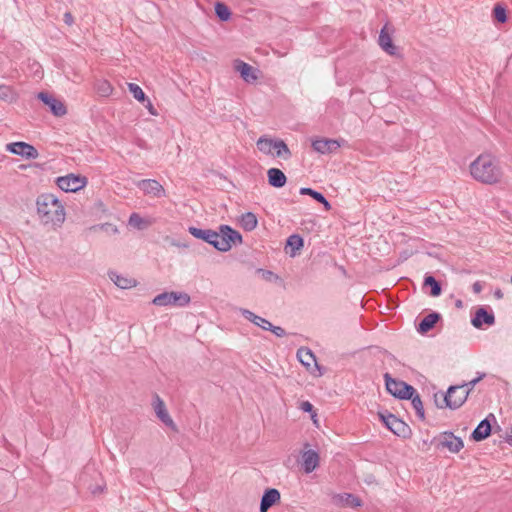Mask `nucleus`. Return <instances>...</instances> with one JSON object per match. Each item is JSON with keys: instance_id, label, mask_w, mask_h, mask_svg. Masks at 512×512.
Instances as JSON below:
<instances>
[{"instance_id": "obj_1", "label": "nucleus", "mask_w": 512, "mask_h": 512, "mask_svg": "<svg viewBox=\"0 0 512 512\" xmlns=\"http://www.w3.org/2000/svg\"><path fill=\"white\" fill-rule=\"evenodd\" d=\"M188 231L195 238L206 241L221 252L229 251L233 244L242 242L240 233L227 225L220 226L219 232L196 227H189Z\"/></svg>"}, {"instance_id": "obj_2", "label": "nucleus", "mask_w": 512, "mask_h": 512, "mask_svg": "<svg viewBox=\"0 0 512 512\" xmlns=\"http://www.w3.org/2000/svg\"><path fill=\"white\" fill-rule=\"evenodd\" d=\"M37 214L44 225L59 227L65 221V209L61 201L51 193L38 196Z\"/></svg>"}, {"instance_id": "obj_3", "label": "nucleus", "mask_w": 512, "mask_h": 512, "mask_svg": "<svg viewBox=\"0 0 512 512\" xmlns=\"http://www.w3.org/2000/svg\"><path fill=\"white\" fill-rule=\"evenodd\" d=\"M471 176L484 184H495L502 180L503 171L498 160L490 154L479 155L470 165Z\"/></svg>"}, {"instance_id": "obj_4", "label": "nucleus", "mask_w": 512, "mask_h": 512, "mask_svg": "<svg viewBox=\"0 0 512 512\" xmlns=\"http://www.w3.org/2000/svg\"><path fill=\"white\" fill-rule=\"evenodd\" d=\"M469 393L466 386H450L446 394H435V402L439 408L457 409L465 403Z\"/></svg>"}, {"instance_id": "obj_5", "label": "nucleus", "mask_w": 512, "mask_h": 512, "mask_svg": "<svg viewBox=\"0 0 512 512\" xmlns=\"http://www.w3.org/2000/svg\"><path fill=\"white\" fill-rule=\"evenodd\" d=\"M256 145L258 150L265 155L276 156L283 159H288L291 156L288 146L280 139L262 136L257 140Z\"/></svg>"}, {"instance_id": "obj_6", "label": "nucleus", "mask_w": 512, "mask_h": 512, "mask_svg": "<svg viewBox=\"0 0 512 512\" xmlns=\"http://www.w3.org/2000/svg\"><path fill=\"white\" fill-rule=\"evenodd\" d=\"M190 301L191 298L186 292L170 291L155 296L152 300V304L160 307H186L189 305Z\"/></svg>"}, {"instance_id": "obj_7", "label": "nucleus", "mask_w": 512, "mask_h": 512, "mask_svg": "<svg viewBox=\"0 0 512 512\" xmlns=\"http://www.w3.org/2000/svg\"><path fill=\"white\" fill-rule=\"evenodd\" d=\"M387 391L399 399L411 398L416 390L404 381L392 378L388 373L384 375Z\"/></svg>"}, {"instance_id": "obj_8", "label": "nucleus", "mask_w": 512, "mask_h": 512, "mask_svg": "<svg viewBox=\"0 0 512 512\" xmlns=\"http://www.w3.org/2000/svg\"><path fill=\"white\" fill-rule=\"evenodd\" d=\"M88 183L85 176L76 175L73 173L56 179L57 186L64 192H77L83 189Z\"/></svg>"}, {"instance_id": "obj_9", "label": "nucleus", "mask_w": 512, "mask_h": 512, "mask_svg": "<svg viewBox=\"0 0 512 512\" xmlns=\"http://www.w3.org/2000/svg\"><path fill=\"white\" fill-rule=\"evenodd\" d=\"M385 426L397 436L406 437L410 433L409 426L393 414L379 413Z\"/></svg>"}, {"instance_id": "obj_10", "label": "nucleus", "mask_w": 512, "mask_h": 512, "mask_svg": "<svg viewBox=\"0 0 512 512\" xmlns=\"http://www.w3.org/2000/svg\"><path fill=\"white\" fill-rule=\"evenodd\" d=\"M435 442L438 448H445L451 453H458L464 446L462 439L451 432L440 434Z\"/></svg>"}, {"instance_id": "obj_11", "label": "nucleus", "mask_w": 512, "mask_h": 512, "mask_svg": "<svg viewBox=\"0 0 512 512\" xmlns=\"http://www.w3.org/2000/svg\"><path fill=\"white\" fill-rule=\"evenodd\" d=\"M37 98L49 107L51 113L56 117H62L67 113L66 106L63 101L54 97L47 92H39Z\"/></svg>"}, {"instance_id": "obj_12", "label": "nucleus", "mask_w": 512, "mask_h": 512, "mask_svg": "<svg viewBox=\"0 0 512 512\" xmlns=\"http://www.w3.org/2000/svg\"><path fill=\"white\" fill-rule=\"evenodd\" d=\"M5 149L12 154L22 156L26 159H36L39 155L34 146L22 141L8 143Z\"/></svg>"}, {"instance_id": "obj_13", "label": "nucleus", "mask_w": 512, "mask_h": 512, "mask_svg": "<svg viewBox=\"0 0 512 512\" xmlns=\"http://www.w3.org/2000/svg\"><path fill=\"white\" fill-rule=\"evenodd\" d=\"M152 405L158 419L173 431H177V426L171 418L164 401L158 395H155Z\"/></svg>"}, {"instance_id": "obj_14", "label": "nucleus", "mask_w": 512, "mask_h": 512, "mask_svg": "<svg viewBox=\"0 0 512 512\" xmlns=\"http://www.w3.org/2000/svg\"><path fill=\"white\" fill-rule=\"evenodd\" d=\"M137 187L143 191L144 194L152 197H163L165 196V189L155 179H144L137 182Z\"/></svg>"}, {"instance_id": "obj_15", "label": "nucleus", "mask_w": 512, "mask_h": 512, "mask_svg": "<svg viewBox=\"0 0 512 512\" xmlns=\"http://www.w3.org/2000/svg\"><path fill=\"white\" fill-rule=\"evenodd\" d=\"M302 468L306 474L312 473L320 462V456L317 451L309 449L301 453Z\"/></svg>"}, {"instance_id": "obj_16", "label": "nucleus", "mask_w": 512, "mask_h": 512, "mask_svg": "<svg viewBox=\"0 0 512 512\" xmlns=\"http://www.w3.org/2000/svg\"><path fill=\"white\" fill-rule=\"evenodd\" d=\"M312 147L321 154H330L337 151L340 147V143L334 139L320 138L312 142Z\"/></svg>"}, {"instance_id": "obj_17", "label": "nucleus", "mask_w": 512, "mask_h": 512, "mask_svg": "<svg viewBox=\"0 0 512 512\" xmlns=\"http://www.w3.org/2000/svg\"><path fill=\"white\" fill-rule=\"evenodd\" d=\"M108 276L110 280L121 289H131L136 287L138 284L135 278L129 277L128 275L118 274L114 271L109 272Z\"/></svg>"}, {"instance_id": "obj_18", "label": "nucleus", "mask_w": 512, "mask_h": 512, "mask_svg": "<svg viewBox=\"0 0 512 512\" xmlns=\"http://www.w3.org/2000/svg\"><path fill=\"white\" fill-rule=\"evenodd\" d=\"M379 46L389 55H395L397 48L393 44L392 38L388 31V24H385L383 28L380 31L379 39H378Z\"/></svg>"}, {"instance_id": "obj_19", "label": "nucleus", "mask_w": 512, "mask_h": 512, "mask_svg": "<svg viewBox=\"0 0 512 512\" xmlns=\"http://www.w3.org/2000/svg\"><path fill=\"white\" fill-rule=\"evenodd\" d=\"M280 492L275 488L267 489L261 499L260 512H267V510L280 501Z\"/></svg>"}, {"instance_id": "obj_20", "label": "nucleus", "mask_w": 512, "mask_h": 512, "mask_svg": "<svg viewBox=\"0 0 512 512\" xmlns=\"http://www.w3.org/2000/svg\"><path fill=\"white\" fill-rule=\"evenodd\" d=\"M236 70L240 73L242 79L247 83H253L257 80V71L251 65L245 62H238Z\"/></svg>"}, {"instance_id": "obj_21", "label": "nucleus", "mask_w": 512, "mask_h": 512, "mask_svg": "<svg viewBox=\"0 0 512 512\" xmlns=\"http://www.w3.org/2000/svg\"><path fill=\"white\" fill-rule=\"evenodd\" d=\"M268 182L271 186L281 188L286 184L285 174L278 168H270L267 171Z\"/></svg>"}, {"instance_id": "obj_22", "label": "nucleus", "mask_w": 512, "mask_h": 512, "mask_svg": "<svg viewBox=\"0 0 512 512\" xmlns=\"http://www.w3.org/2000/svg\"><path fill=\"white\" fill-rule=\"evenodd\" d=\"M495 322L494 315L492 313H488L485 309L480 308L475 313L474 318L472 319V324L476 328H480L482 324L492 325Z\"/></svg>"}, {"instance_id": "obj_23", "label": "nucleus", "mask_w": 512, "mask_h": 512, "mask_svg": "<svg viewBox=\"0 0 512 512\" xmlns=\"http://www.w3.org/2000/svg\"><path fill=\"white\" fill-rule=\"evenodd\" d=\"M297 358L307 369H311L312 366L318 368L316 358L308 348H299L297 351Z\"/></svg>"}, {"instance_id": "obj_24", "label": "nucleus", "mask_w": 512, "mask_h": 512, "mask_svg": "<svg viewBox=\"0 0 512 512\" xmlns=\"http://www.w3.org/2000/svg\"><path fill=\"white\" fill-rule=\"evenodd\" d=\"M333 501L337 505L346 507H358L361 505L360 500L352 494L343 493L333 497Z\"/></svg>"}, {"instance_id": "obj_25", "label": "nucleus", "mask_w": 512, "mask_h": 512, "mask_svg": "<svg viewBox=\"0 0 512 512\" xmlns=\"http://www.w3.org/2000/svg\"><path fill=\"white\" fill-rule=\"evenodd\" d=\"M128 223L130 226L138 230H144L150 227L154 223V220L151 218H143L138 213H132L129 217Z\"/></svg>"}, {"instance_id": "obj_26", "label": "nucleus", "mask_w": 512, "mask_h": 512, "mask_svg": "<svg viewBox=\"0 0 512 512\" xmlns=\"http://www.w3.org/2000/svg\"><path fill=\"white\" fill-rule=\"evenodd\" d=\"M303 247V239L299 235L293 234L288 237L286 243V253L290 256H296L297 252Z\"/></svg>"}, {"instance_id": "obj_27", "label": "nucleus", "mask_w": 512, "mask_h": 512, "mask_svg": "<svg viewBox=\"0 0 512 512\" xmlns=\"http://www.w3.org/2000/svg\"><path fill=\"white\" fill-rule=\"evenodd\" d=\"M491 432V425L487 419L482 420L472 433V437L476 441L487 438Z\"/></svg>"}, {"instance_id": "obj_28", "label": "nucleus", "mask_w": 512, "mask_h": 512, "mask_svg": "<svg viewBox=\"0 0 512 512\" xmlns=\"http://www.w3.org/2000/svg\"><path fill=\"white\" fill-rule=\"evenodd\" d=\"M440 315L438 313H430L423 318V320L419 323L418 332L421 334L427 333L431 330L434 325L439 320Z\"/></svg>"}, {"instance_id": "obj_29", "label": "nucleus", "mask_w": 512, "mask_h": 512, "mask_svg": "<svg viewBox=\"0 0 512 512\" xmlns=\"http://www.w3.org/2000/svg\"><path fill=\"white\" fill-rule=\"evenodd\" d=\"M241 227L246 231H252L257 227L258 220L254 213L247 212L240 217Z\"/></svg>"}, {"instance_id": "obj_30", "label": "nucleus", "mask_w": 512, "mask_h": 512, "mask_svg": "<svg viewBox=\"0 0 512 512\" xmlns=\"http://www.w3.org/2000/svg\"><path fill=\"white\" fill-rule=\"evenodd\" d=\"M18 99L17 92L10 86L0 85V100L7 103H14Z\"/></svg>"}, {"instance_id": "obj_31", "label": "nucleus", "mask_w": 512, "mask_h": 512, "mask_svg": "<svg viewBox=\"0 0 512 512\" xmlns=\"http://www.w3.org/2000/svg\"><path fill=\"white\" fill-rule=\"evenodd\" d=\"M301 195H309L316 201L320 202L324 205L325 209L328 211L331 209L330 203L326 200V198L319 192L311 189V188H301L300 189Z\"/></svg>"}, {"instance_id": "obj_32", "label": "nucleus", "mask_w": 512, "mask_h": 512, "mask_svg": "<svg viewBox=\"0 0 512 512\" xmlns=\"http://www.w3.org/2000/svg\"><path fill=\"white\" fill-rule=\"evenodd\" d=\"M96 90L99 95L107 97L112 93L113 87L108 81L100 80L96 84Z\"/></svg>"}, {"instance_id": "obj_33", "label": "nucleus", "mask_w": 512, "mask_h": 512, "mask_svg": "<svg viewBox=\"0 0 512 512\" xmlns=\"http://www.w3.org/2000/svg\"><path fill=\"white\" fill-rule=\"evenodd\" d=\"M128 89L133 97L139 102H144L146 100V95L139 85L135 83H128Z\"/></svg>"}, {"instance_id": "obj_34", "label": "nucleus", "mask_w": 512, "mask_h": 512, "mask_svg": "<svg viewBox=\"0 0 512 512\" xmlns=\"http://www.w3.org/2000/svg\"><path fill=\"white\" fill-rule=\"evenodd\" d=\"M215 13L222 21L229 20L231 16L229 8L223 3H217L215 5Z\"/></svg>"}, {"instance_id": "obj_35", "label": "nucleus", "mask_w": 512, "mask_h": 512, "mask_svg": "<svg viewBox=\"0 0 512 512\" xmlns=\"http://www.w3.org/2000/svg\"><path fill=\"white\" fill-rule=\"evenodd\" d=\"M410 399H411V404H412L413 408L415 409L418 417L420 419H424V407H423V403H422L419 395L413 394Z\"/></svg>"}, {"instance_id": "obj_36", "label": "nucleus", "mask_w": 512, "mask_h": 512, "mask_svg": "<svg viewBox=\"0 0 512 512\" xmlns=\"http://www.w3.org/2000/svg\"><path fill=\"white\" fill-rule=\"evenodd\" d=\"M424 284L426 286H430L431 287V295L436 297V296H439L440 293H441V287L439 285V283L435 280L434 277L432 276H427L425 278V281H424Z\"/></svg>"}, {"instance_id": "obj_37", "label": "nucleus", "mask_w": 512, "mask_h": 512, "mask_svg": "<svg viewBox=\"0 0 512 512\" xmlns=\"http://www.w3.org/2000/svg\"><path fill=\"white\" fill-rule=\"evenodd\" d=\"M257 273L260 274L261 277L268 282H273L279 279V277L270 270L258 269Z\"/></svg>"}, {"instance_id": "obj_38", "label": "nucleus", "mask_w": 512, "mask_h": 512, "mask_svg": "<svg viewBox=\"0 0 512 512\" xmlns=\"http://www.w3.org/2000/svg\"><path fill=\"white\" fill-rule=\"evenodd\" d=\"M493 12H494V17L497 21H499L501 23H504L506 21V19H507L506 11L502 6L496 5L494 7Z\"/></svg>"}, {"instance_id": "obj_39", "label": "nucleus", "mask_w": 512, "mask_h": 512, "mask_svg": "<svg viewBox=\"0 0 512 512\" xmlns=\"http://www.w3.org/2000/svg\"><path fill=\"white\" fill-rule=\"evenodd\" d=\"M253 324L262 328L263 330H267V331H268V329H271V327H272L271 322H269L267 319L262 318L260 316L257 317V319L254 321Z\"/></svg>"}, {"instance_id": "obj_40", "label": "nucleus", "mask_w": 512, "mask_h": 512, "mask_svg": "<svg viewBox=\"0 0 512 512\" xmlns=\"http://www.w3.org/2000/svg\"><path fill=\"white\" fill-rule=\"evenodd\" d=\"M239 312L241 315L247 319L248 321L254 323V321L257 319L258 315L254 314L252 311L244 308H240Z\"/></svg>"}, {"instance_id": "obj_41", "label": "nucleus", "mask_w": 512, "mask_h": 512, "mask_svg": "<svg viewBox=\"0 0 512 512\" xmlns=\"http://www.w3.org/2000/svg\"><path fill=\"white\" fill-rule=\"evenodd\" d=\"M268 331H271L277 337H284L286 335V332L282 327L274 326L273 324H272L271 329H268Z\"/></svg>"}, {"instance_id": "obj_42", "label": "nucleus", "mask_w": 512, "mask_h": 512, "mask_svg": "<svg viewBox=\"0 0 512 512\" xmlns=\"http://www.w3.org/2000/svg\"><path fill=\"white\" fill-rule=\"evenodd\" d=\"M484 377V374H481L479 377L463 384L462 386H466L467 389H470V392L473 390V388L475 387V385Z\"/></svg>"}, {"instance_id": "obj_43", "label": "nucleus", "mask_w": 512, "mask_h": 512, "mask_svg": "<svg viewBox=\"0 0 512 512\" xmlns=\"http://www.w3.org/2000/svg\"><path fill=\"white\" fill-rule=\"evenodd\" d=\"M101 229L106 232H112L114 234L118 233V228L108 223L101 225Z\"/></svg>"}, {"instance_id": "obj_44", "label": "nucleus", "mask_w": 512, "mask_h": 512, "mask_svg": "<svg viewBox=\"0 0 512 512\" xmlns=\"http://www.w3.org/2000/svg\"><path fill=\"white\" fill-rule=\"evenodd\" d=\"M472 289H473V292L476 293V294H479L482 289H483V285L480 281H476L473 285H472Z\"/></svg>"}, {"instance_id": "obj_45", "label": "nucleus", "mask_w": 512, "mask_h": 512, "mask_svg": "<svg viewBox=\"0 0 512 512\" xmlns=\"http://www.w3.org/2000/svg\"><path fill=\"white\" fill-rule=\"evenodd\" d=\"M301 408L305 412H311L313 409V405L310 402L305 401V402H302Z\"/></svg>"}, {"instance_id": "obj_46", "label": "nucleus", "mask_w": 512, "mask_h": 512, "mask_svg": "<svg viewBox=\"0 0 512 512\" xmlns=\"http://www.w3.org/2000/svg\"><path fill=\"white\" fill-rule=\"evenodd\" d=\"M74 19L70 12H66L64 14V22L68 25H71L73 23Z\"/></svg>"}, {"instance_id": "obj_47", "label": "nucleus", "mask_w": 512, "mask_h": 512, "mask_svg": "<svg viewBox=\"0 0 512 512\" xmlns=\"http://www.w3.org/2000/svg\"><path fill=\"white\" fill-rule=\"evenodd\" d=\"M146 108L148 109V111H149V113L151 115H154V116L157 115V111H156V109L154 108L153 104L150 101H148V104L146 105Z\"/></svg>"}, {"instance_id": "obj_48", "label": "nucleus", "mask_w": 512, "mask_h": 512, "mask_svg": "<svg viewBox=\"0 0 512 512\" xmlns=\"http://www.w3.org/2000/svg\"><path fill=\"white\" fill-rule=\"evenodd\" d=\"M103 491H104L103 485H96L94 488H91V492L93 494H99V493H102Z\"/></svg>"}, {"instance_id": "obj_49", "label": "nucleus", "mask_w": 512, "mask_h": 512, "mask_svg": "<svg viewBox=\"0 0 512 512\" xmlns=\"http://www.w3.org/2000/svg\"><path fill=\"white\" fill-rule=\"evenodd\" d=\"M494 294L497 299H501L503 297V293L500 289H497Z\"/></svg>"}]
</instances>
